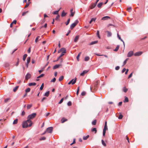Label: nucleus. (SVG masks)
Segmentation results:
<instances>
[{
  "label": "nucleus",
  "mask_w": 148,
  "mask_h": 148,
  "mask_svg": "<svg viewBox=\"0 0 148 148\" xmlns=\"http://www.w3.org/2000/svg\"><path fill=\"white\" fill-rule=\"evenodd\" d=\"M36 113H33L29 115L27 117L28 119L23 121L22 123V127L23 128H26L27 127H30L32 126V123L31 119H34L36 116Z\"/></svg>",
  "instance_id": "1"
},
{
  "label": "nucleus",
  "mask_w": 148,
  "mask_h": 148,
  "mask_svg": "<svg viewBox=\"0 0 148 148\" xmlns=\"http://www.w3.org/2000/svg\"><path fill=\"white\" fill-rule=\"evenodd\" d=\"M78 23V21L76 20L74 23H72L70 26V28L71 29H73Z\"/></svg>",
  "instance_id": "2"
},
{
  "label": "nucleus",
  "mask_w": 148,
  "mask_h": 148,
  "mask_svg": "<svg viewBox=\"0 0 148 148\" xmlns=\"http://www.w3.org/2000/svg\"><path fill=\"white\" fill-rule=\"evenodd\" d=\"M61 51H62L61 55H62L63 56L64 55V53H66V50L64 48H62L60 50L58 51V53H59Z\"/></svg>",
  "instance_id": "3"
},
{
  "label": "nucleus",
  "mask_w": 148,
  "mask_h": 148,
  "mask_svg": "<svg viewBox=\"0 0 148 148\" xmlns=\"http://www.w3.org/2000/svg\"><path fill=\"white\" fill-rule=\"evenodd\" d=\"M77 79L76 78H75L74 79H72L71 81H70L68 83V84L69 85L71 84H75L76 81Z\"/></svg>",
  "instance_id": "4"
},
{
  "label": "nucleus",
  "mask_w": 148,
  "mask_h": 148,
  "mask_svg": "<svg viewBox=\"0 0 148 148\" xmlns=\"http://www.w3.org/2000/svg\"><path fill=\"white\" fill-rule=\"evenodd\" d=\"M53 127H50L47 128L46 130L47 132L48 133H51L53 131Z\"/></svg>",
  "instance_id": "5"
},
{
  "label": "nucleus",
  "mask_w": 148,
  "mask_h": 148,
  "mask_svg": "<svg viewBox=\"0 0 148 148\" xmlns=\"http://www.w3.org/2000/svg\"><path fill=\"white\" fill-rule=\"evenodd\" d=\"M31 77V75L30 73H27L26 75L25 76V79L27 80L29 79Z\"/></svg>",
  "instance_id": "6"
},
{
  "label": "nucleus",
  "mask_w": 148,
  "mask_h": 148,
  "mask_svg": "<svg viewBox=\"0 0 148 148\" xmlns=\"http://www.w3.org/2000/svg\"><path fill=\"white\" fill-rule=\"evenodd\" d=\"M134 54L133 51H130L128 52L127 55V56L129 57H131Z\"/></svg>",
  "instance_id": "7"
},
{
  "label": "nucleus",
  "mask_w": 148,
  "mask_h": 148,
  "mask_svg": "<svg viewBox=\"0 0 148 148\" xmlns=\"http://www.w3.org/2000/svg\"><path fill=\"white\" fill-rule=\"evenodd\" d=\"M110 18L108 16H105L103 17H102L101 18V20H103V21H105L106 20H107L108 19Z\"/></svg>",
  "instance_id": "8"
},
{
  "label": "nucleus",
  "mask_w": 148,
  "mask_h": 148,
  "mask_svg": "<svg viewBox=\"0 0 148 148\" xmlns=\"http://www.w3.org/2000/svg\"><path fill=\"white\" fill-rule=\"evenodd\" d=\"M143 52L141 51L135 53L134 54V55L135 56H139Z\"/></svg>",
  "instance_id": "9"
},
{
  "label": "nucleus",
  "mask_w": 148,
  "mask_h": 148,
  "mask_svg": "<svg viewBox=\"0 0 148 148\" xmlns=\"http://www.w3.org/2000/svg\"><path fill=\"white\" fill-rule=\"evenodd\" d=\"M88 71V70H84L83 71V72L82 73H81L80 74V75L81 76H83L85 74L87 73Z\"/></svg>",
  "instance_id": "10"
},
{
  "label": "nucleus",
  "mask_w": 148,
  "mask_h": 148,
  "mask_svg": "<svg viewBox=\"0 0 148 148\" xmlns=\"http://www.w3.org/2000/svg\"><path fill=\"white\" fill-rule=\"evenodd\" d=\"M79 38V35H77L76 36L75 38L74 39V42H77V41L78 40Z\"/></svg>",
  "instance_id": "11"
},
{
  "label": "nucleus",
  "mask_w": 148,
  "mask_h": 148,
  "mask_svg": "<svg viewBox=\"0 0 148 148\" xmlns=\"http://www.w3.org/2000/svg\"><path fill=\"white\" fill-rule=\"evenodd\" d=\"M97 4L96 3H93L90 6V8L92 9L94 8L97 5Z\"/></svg>",
  "instance_id": "12"
},
{
  "label": "nucleus",
  "mask_w": 148,
  "mask_h": 148,
  "mask_svg": "<svg viewBox=\"0 0 148 148\" xmlns=\"http://www.w3.org/2000/svg\"><path fill=\"white\" fill-rule=\"evenodd\" d=\"M106 33H107V36L108 37H110L111 36L112 33L111 32L107 31H106Z\"/></svg>",
  "instance_id": "13"
},
{
  "label": "nucleus",
  "mask_w": 148,
  "mask_h": 148,
  "mask_svg": "<svg viewBox=\"0 0 148 148\" xmlns=\"http://www.w3.org/2000/svg\"><path fill=\"white\" fill-rule=\"evenodd\" d=\"M60 66V64H56V65H54L53 66V69H56L58 68V67H59Z\"/></svg>",
  "instance_id": "14"
},
{
  "label": "nucleus",
  "mask_w": 148,
  "mask_h": 148,
  "mask_svg": "<svg viewBox=\"0 0 148 148\" xmlns=\"http://www.w3.org/2000/svg\"><path fill=\"white\" fill-rule=\"evenodd\" d=\"M16 20H14L10 24V27H12V24H16Z\"/></svg>",
  "instance_id": "15"
},
{
  "label": "nucleus",
  "mask_w": 148,
  "mask_h": 148,
  "mask_svg": "<svg viewBox=\"0 0 148 148\" xmlns=\"http://www.w3.org/2000/svg\"><path fill=\"white\" fill-rule=\"evenodd\" d=\"M36 84V83L35 82L30 83H29L28 86H35Z\"/></svg>",
  "instance_id": "16"
},
{
  "label": "nucleus",
  "mask_w": 148,
  "mask_h": 148,
  "mask_svg": "<svg viewBox=\"0 0 148 148\" xmlns=\"http://www.w3.org/2000/svg\"><path fill=\"white\" fill-rule=\"evenodd\" d=\"M27 56V55L26 54H25L23 56V60L24 61L26 59V58Z\"/></svg>",
  "instance_id": "17"
},
{
  "label": "nucleus",
  "mask_w": 148,
  "mask_h": 148,
  "mask_svg": "<svg viewBox=\"0 0 148 148\" xmlns=\"http://www.w3.org/2000/svg\"><path fill=\"white\" fill-rule=\"evenodd\" d=\"M119 45H117V46L116 47V48H115V49L114 50V51H118L119 49Z\"/></svg>",
  "instance_id": "18"
},
{
  "label": "nucleus",
  "mask_w": 148,
  "mask_h": 148,
  "mask_svg": "<svg viewBox=\"0 0 148 148\" xmlns=\"http://www.w3.org/2000/svg\"><path fill=\"white\" fill-rule=\"evenodd\" d=\"M98 41H92L90 44V45H92L97 43Z\"/></svg>",
  "instance_id": "19"
},
{
  "label": "nucleus",
  "mask_w": 148,
  "mask_h": 148,
  "mask_svg": "<svg viewBox=\"0 0 148 148\" xmlns=\"http://www.w3.org/2000/svg\"><path fill=\"white\" fill-rule=\"evenodd\" d=\"M103 4V3L101 2L99 3L97 5V7L99 8H100L101 7V6H102V5Z\"/></svg>",
  "instance_id": "20"
},
{
  "label": "nucleus",
  "mask_w": 148,
  "mask_h": 148,
  "mask_svg": "<svg viewBox=\"0 0 148 148\" xmlns=\"http://www.w3.org/2000/svg\"><path fill=\"white\" fill-rule=\"evenodd\" d=\"M67 121V119H64V118H62L61 120V121L62 123H64V122L66 121Z\"/></svg>",
  "instance_id": "21"
},
{
  "label": "nucleus",
  "mask_w": 148,
  "mask_h": 148,
  "mask_svg": "<svg viewBox=\"0 0 148 148\" xmlns=\"http://www.w3.org/2000/svg\"><path fill=\"white\" fill-rule=\"evenodd\" d=\"M66 13L65 12H64V10H63L62 11V14H61V16L62 17L66 15Z\"/></svg>",
  "instance_id": "22"
},
{
  "label": "nucleus",
  "mask_w": 148,
  "mask_h": 148,
  "mask_svg": "<svg viewBox=\"0 0 148 148\" xmlns=\"http://www.w3.org/2000/svg\"><path fill=\"white\" fill-rule=\"evenodd\" d=\"M18 86H16L15 87H14L13 88V91L14 92H16L17 90V89H18Z\"/></svg>",
  "instance_id": "23"
},
{
  "label": "nucleus",
  "mask_w": 148,
  "mask_h": 148,
  "mask_svg": "<svg viewBox=\"0 0 148 148\" xmlns=\"http://www.w3.org/2000/svg\"><path fill=\"white\" fill-rule=\"evenodd\" d=\"M49 91H48L47 92L45 93L44 95L46 97H47L49 96Z\"/></svg>",
  "instance_id": "24"
},
{
  "label": "nucleus",
  "mask_w": 148,
  "mask_h": 148,
  "mask_svg": "<svg viewBox=\"0 0 148 148\" xmlns=\"http://www.w3.org/2000/svg\"><path fill=\"white\" fill-rule=\"evenodd\" d=\"M27 63H29L30 61V57H28L27 59Z\"/></svg>",
  "instance_id": "25"
},
{
  "label": "nucleus",
  "mask_w": 148,
  "mask_h": 148,
  "mask_svg": "<svg viewBox=\"0 0 148 148\" xmlns=\"http://www.w3.org/2000/svg\"><path fill=\"white\" fill-rule=\"evenodd\" d=\"M97 121L96 120H94L92 122V124L93 125H95L96 124Z\"/></svg>",
  "instance_id": "26"
},
{
  "label": "nucleus",
  "mask_w": 148,
  "mask_h": 148,
  "mask_svg": "<svg viewBox=\"0 0 148 148\" xmlns=\"http://www.w3.org/2000/svg\"><path fill=\"white\" fill-rule=\"evenodd\" d=\"M32 104L28 105L27 106V109L28 110L32 106Z\"/></svg>",
  "instance_id": "27"
},
{
  "label": "nucleus",
  "mask_w": 148,
  "mask_h": 148,
  "mask_svg": "<svg viewBox=\"0 0 148 148\" xmlns=\"http://www.w3.org/2000/svg\"><path fill=\"white\" fill-rule=\"evenodd\" d=\"M81 54V52L79 53L76 57L78 61H79V57Z\"/></svg>",
  "instance_id": "28"
},
{
  "label": "nucleus",
  "mask_w": 148,
  "mask_h": 148,
  "mask_svg": "<svg viewBox=\"0 0 148 148\" xmlns=\"http://www.w3.org/2000/svg\"><path fill=\"white\" fill-rule=\"evenodd\" d=\"M108 129L107 126H104L103 128V131L106 132V131Z\"/></svg>",
  "instance_id": "29"
},
{
  "label": "nucleus",
  "mask_w": 148,
  "mask_h": 148,
  "mask_svg": "<svg viewBox=\"0 0 148 148\" xmlns=\"http://www.w3.org/2000/svg\"><path fill=\"white\" fill-rule=\"evenodd\" d=\"M30 90V88H28L25 90V92L26 93L29 92Z\"/></svg>",
  "instance_id": "30"
},
{
  "label": "nucleus",
  "mask_w": 148,
  "mask_h": 148,
  "mask_svg": "<svg viewBox=\"0 0 148 148\" xmlns=\"http://www.w3.org/2000/svg\"><path fill=\"white\" fill-rule=\"evenodd\" d=\"M64 79V77L63 76H61L59 79V81H62Z\"/></svg>",
  "instance_id": "31"
},
{
  "label": "nucleus",
  "mask_w": 148,
  "mask_h": 148,
  "mask_svg": "<svg viewBox=\"0 0 148 148\" xmlns=\"http://www.w3.org/2000/svg\"><path fill=\"white\" fill-rule=\"evenodd\" d=\"M89 137V136L88 135H87V136H84L83 137V139L84 140H86L87 138H88Z\"/></svg>",
  "instance_id": "32"
},
{
  "label": "nucleus",
  "mask_w": 148,
  "mask_h": 148,
  "mask_svg": "<svg viewBox=\"0 0 148 148\" xmlns=\"http://www.w3.org/2000/svg\"><path fill=\"white\" fill-rule=\"evenodd\" d=\"M44 83H43L42 84L40 87V90H41L43 89V88L44 87Z\"/></svg>",
  "instance_id": "33"
},
{
  "label": "nucleus",
  "mask_w": 148,
  "mask_h": 148,
  "mask_svg": "<svg viewBox=\"0 0 148 148\" xmlns=\"http://www.w3.org/2000/svg\"><path fill=\"white\" fill-rule=\"evenodd\" d=\"M101 143H102V144L105 147H106V144L105 143L104 140H101Z\"/></svg>",
  "instance_id": "34"
},
{
  "label": "nucleus",
  "mask_w": 148,
  "mask_h": 148,
  "mask_svg": "<svg viewBox=\"0 0 148 148\" xmlns=\"http://www.w3.org/2000/svg\"><path fill=\"white\" fill-rule=\"evenodd\" d=\"M89 59V58L88 56H86L84 58V60L85 61H87Z\"/></svg>",
  "instance_id": "35"
},
{
  "label": "nucleus",
  "mask_w": 148,
  "mask_h": 148,
  "mask_svg": "<svg viewBox=\"0 0 148 148\" xmlns=\"http://www.w3.org/2000/svg\"><path fill=\"white\" fill-rule=\"evenodd\" d=\"M132 8L131 7H129L127 8V10L129 12H130L131 11Z\"/></svg>",
  "instance_id": "36"
},
{
  "label": "nucleus",
  "mask_w": 148,
  "mask_h": 148,
  "mask_svg": "<svg viewBox=\"0 0 148 148\" xmlns=\"http://www.w3.org/2000/svg\"><path fill=\"white\" fill-rule=\"evenodd\" d=\"M18 122V119H15L13 121V124H16Z\"/></svg>",
  "instance_id": "37"
},
{
  "label": "nucleus",
  "mask_w": 148,
  "mask_h": 148,
  "mask_svg": "<svg viewBox=\"0 0 148 148\" xmlns=\"http://www.w3.org/2000/svg\"><path fill=\"white\" fill-rule=\"evenodd\" d=\"M128 99L127 97H125V98L124 101V102H127L128 101Z\"/></svg>",
  "instance_id": "38"
},
{
  "label": "nucleus",
  "mask_w": 148,
  "mask_h": 148,
  "mask_svg": "<svg viewBox=\"0 0 148 148\" xmlns=\"http://www.w3.org/2000/svg\"><path fill=\"white\" fill-rule=\"evenodd\" d=\"M70 21V19L69 18L67 20V21L65 23V24L66 25H67L69 24Z\"/></svg>",
  "instance_id": "39"
},
{
  "label": "nucleus",
  "mask_w": 148,
  "mask_h": 148,
  "mask_svg": "<svg viewBox=\"0 0 148 148\" xmlns=\"http://www.w3.org/2000/svg\"><path fill=\"white\" fill-rule=\"evenodd\" d=\"M91 131L92 132H95V133H96L97 132L96 128H93L92 129Z\"/></svg>",
  "instance_id": "40"
},
{
  "label": "nucleus",
  "mask_w": 148,
  "mask_h": 148,
  "mask_svg": "<svg viewBox=\"0 0 148 148\" xmlns=\"http://www.w3.org/2000/svg\"><path fill=\"white\" fill-rule=\"evenodd\" d=\"M59 10L56 11H54L53 12V14H58Z\"/></svg>",
  "instance_id": "41"
},
{
  "label": "nucleus",
  "mask_w": 148,
  "mask_h": 148,
  "mask_svg": "<svg viewBox=\"0 0 148 148\" xmlns=\"http://www.w3.org/2000/svg\"><path fill=\"white\" fill-rule=\"evenodd\" d=\"M28 12V11H27L26 12H23L22 14V16H25L27 13Z\"/></svg>",
  "instance_id": "42"
},
{
  "label": "nucleus",
  "mask_w": 148,
  "mask_h": 148,
  "mask_svg": "<svg viewBox=\"0 0 148 148\" xmlns=\"http://www.w3.org/2000/svg\"><path fill=\"white\" fill-rule=\"evenodd\" d=\"M44 75V74H42L41 75H39V76H38L37 77V78L38 79V78H40L41 77H43Z\"/></svg>",
  "instance_id": "43"
},
{
  "label": "nucleus",
  "mask_w": 148,
  "mask_h": 148,
  "mask_svg": "<svg viewBox=\"0 0 148 148\" xmlns=\"http://www.w3.org/2000/svg\"><path fill=\"white\" fill-rule=\"evenodd\" d=\"M46 139V138L45 137H42L40 138L39 140H44Z\"/></svg>",
  "instance_id": "44"
},
{
  "label": "nucleus",
  "mask_w": 148,
  "mask_h": 148,
  "mask_svg": "<svg viewBox=\"0 0 148 148\" xmlns=\"http://www.w3.org/2000/svg\"><path fill=\"white\" fill-rule=\"evenodd\" d=\"M128 58H127L124 61V62H123V65H125L126 64V63H127V60H128Z\"/></svg>",
  "instance_id": "45"
},
{
  "label": "nucleus",
  "mask_w": 148,
  "mask_h": 148,
  "mask_svg": "<svg viewBox=\"0 0 148 148\" xmlns=\"http://www.w3.org/2000/svg\"><path fill=\"white\" fill-rule=\"evenodd\" d=\"M56 80V78L55 77H54L52 79L51 81V82H54Z\"/></svg>",
  "instance_id": "46"
},
{
  "label": "nucleus",
  "mask_w": 148,
  "mask_h": 148,
  "mask_svg": "<svg viewBox=\"0 0 148 148\" xmlns=\"http://www.w3.org/2000/svg\"><path fill=\"white\" fill-rule=\"evenodd\" d=\"M127 90L128 89L127 88H126L125 87H124L123 89V91H124V92H127Z\"/></svg>",
  "instance_id": "47"
},
{
  "label": "nucleus",
  "mask_w": 148,
  "mask_h": 148,
  "mask_svg": "<svg viewBox=\"0 0 148 148\" xmlns=\"http://www.w3.org/2000/svg\"><path fill=\"white\" fill-rule=\"evenodd\" d=\"M40 37L39 36H38L35 39V42H36L38 40L39 38Z\"/></svg>",
  "instance_id": "48"
},
{
  "label": "nucleus",
  "mask_w": 148,
  "mask_h": 148,
  "mask_svg": "<svg viewBox=\"0 0 148 148\" xmlns=\"http://www.w3.org/2000/svg\"><path fill=\"white\" fill-rule=\"evenodd\" d=\"M123 116L121 114H120L118 117V118L119 119H121L123 118Z\"/></svg>",
  "instance_id": "49"
},
{
  "label": "nucleus",
  "mask_w": 148,
  "mask_h": 148,
  "mask_svg": "<svg viewBox=\"0 0 148 148\" xmlns=\"http://www.w3.org/2000/svg\"><path fill=\"white\" fill-rule=\"evenodd\" d=\"M96 20V18H92L90 20L91 22H92V21L95 22V21Z\"/></svg>",
  "instance_id": "50"
},
{
  "label": "nucleus",
  "mask_w": 148,
  "mask_h": 148,
  "mask_svg": "<svg viewBox=\"0 0 148 148\" xmlns=\"http://www.w3.org/2000/svg\"><path fill=\"white\" fill-rule=\"evenodd\" d=\"M79 91V87H78L77 88V92H76L77 95H78V94Z\"/></svg>",
  "instance_id": "51"
},
{
  "label": "nucleus",
  "mask_w": 148,
  "mask_h": 148,
  "mask_svg": "<svg viewBox=\"0 0 148 148\" xmlns=\"http://www.w3.org/2000/svg\"><path fill=\"white\" fill-rule=\"evenodd\" d=\"M63 99H64V98H62L60 100V101L59 102V104H60V103H62V102L63 101Z\"/></svg>",
  "instance_id": "52"
},
{
  "label": "nucleus",
  "mask_w": 148,
  "mask_h": 148,
  "mask_svg": "<svg viewBox=\"0 0 148 148\" xmlns=\"http://www.w3.org/2000/svg\"><path fill=\"white\" fill-rule=\"evenodd\" d=\"M86 94V92L85 91H83V92H82V93H81V95L82 96H84Z\"/></svg>",
  "instance_id": "53"
},
{
  "label": "nucleus",
  "mask_w": 148,
  "mask_h": 148,
  "mask_svg": "<svg viewBox=\"0 0 148 148\" xmlns=\"http://www.w3.org/2000/svg\"><path fill=\"white\" fill-rule=\"evenodd\" d=\"M60 17V16L59 15H57V16H56L55 19V20H57Z\"/></svg>",
  "instance_id": "54"
},
{
  "label": "nucleus",
  "mask_w": 148,
  "mask_h": 148,
  "mask_svg": "<svg viewBox=\"0 0 148 148\" xmlns=\"http://www.w3.org/2000/svg\"><path fill=\"white\" fill-rule=\"evenodd\" d=\"M9 64L8 63H5L4 64V66L5 67H8V66H9Z\"/></svg>",
  "instance_id": "55"
},
{
  "label": "nucleus",
  "mask_w": 148,
  "mask_h": 148,
  "mask_svg": "<svg viewBox=\"0 0 148 148\" xmlns=\"http://www.w3.org/2000/svg\"><path fill=\"white\" fill-rule=\"evenodd\" d=\"M119 68H120L119 66H117L115 68V69L116 70H118L119 69Z\"/></svg>",
  "instance_id": "56"
},
{
  "label": "nucleus",
  "mask_w": 148,
  "mask_h": 148,
  "mask_svg": "<svg viewBox=\"0 0 148 148\" xmlns=\"http://www.w3.org/2000/svg\"><path fill=\"white\" fill-rule=\"evenodd\" d=\"M67 105L68 106H71V101H69L67 103Z\"/></svg>",
  "instance_id": "57"
},
{
  "label": "nucleus",
  "mask_w": 148,
  "mask_h": 148,
  "mask_svg": "<svg viewBox=\"0 0 148 148\" xmlns=\"http://www.w3.org/2000/svg\"><path fill=\"white\" fill-rule=\"evenodd\" d=\"M29 4H30V2H29L28 3H27L26 4V5L25 6L24 8H26L27 7L29 6Z\"/></svg>",
  "instance_id": "58"
},
{
  "label": "nucleus",
  "mask_w": 148,
  "mask_h": 148,
  "mask_svg": "<svg viewBox=\"0 0 148 148\" xmlns=\"http://www.w3.org/2000/svg\"><path fill=\"white\" fill-rule=\"evenodd\" d=\"M71 14L70 16H73L74 15L75 12H71Z\"/></svg>",
  "instance_id": "59"
},
{
  "label": "nucleus",
  "mask_w": 148,
  "mask_h": 148,
  "mask_svg": "<svg viewBox=\"0 0 148 148\" xmlns=\"http://www.w3.org/2000/svg\"><path fill=\"white\" fill-rule=\"evenodd\" d=\"M97 36L99 38V32L98 30L97 31Z\"/></svg>",
  "instance_id": "60"
},
{
  "label": "nucleus",
  "mask_w": 148,
  "mask_h": 148,
  "mask_svg": "<svg viewBox=\"0 0 148 148\" xmlns=\"http://www.w3.org/2000/svg\"><path fill=\"white\" fill-rule=\"evenodd\" d=\"M25 113L24 111H23L21 113V115L22 116H24L25 114Z\"/></svg>",
  "instance_id": "61"
},
{
  "label": "nucleus",
  "mask_w": 148,
  "mask_h": 148,
  "mask_svg": "<svg viewBox=\"0 0 148 148\" xmlns=\"http://www.w3.org/2000/svg\"><path fill=\"white\" fill-rule=\"evenodd\" d=\"M31 47H30L28 49L27 52L29 53L31 52Z\"/></svg>",
  "instance_id": "62"
},
{
  "label": "nucleus",
  "mask_w": 148,
  "mask_h": 148,
  "mask_svg": "<svg viewBox=\"0 0 148 148\" xmlns=\"http://www.w3.org/2000/svg\"><path fill=\"white\" fill-rule=\"evenodd\" d=\"M132 75V73H131L128 76V78H130L131 77Z\"/></svg>",
  "instance_id": "63"
},
{
  "label": "nucleus",
  "mask_w": 148,
  "mask_h": 148,
  "mask_svg": "<svg viewBox=\"0 0 148 148\" xmlns=\"http://www.w3.org/2000/svg\"><path fill=\"white\" fill-rule=\"evenodd\" d=\"M10 99L9 98H7L5 99V102H7Z\"/></svg>",
  "instance_id": "64"
}]
</instances>
